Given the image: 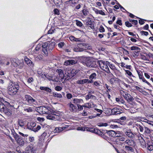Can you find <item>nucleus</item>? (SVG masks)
I'll return each instance as SVG.
<instances>
[{
    "instance_id": "nucleus-60",
    "label": "nucleus",
    "mask_w": 153,
    "mask_h": 153,
    "mask_svg": "<svg viewBox=\"0 0 153 153\" xmlns=\"http://www.w3.org/2000/svg\"><path fill=\"white\" fill-rule=\"evenodd\" d=\"M106 88L108 90L106 91V92H108V91H111V88L110 87L108 86L107 84H105V85Z\"/></svg>"
},
{
    "instance_id": "nucleus-4",
    "label": "nucleus",
    "mask_w": 153,
    "mask_h": 153,
    "mask_svg": "<svg viewBox=\"0 0 153 153\" xmlns=\"http://www.w3.org/2000/svg\"><path fill=\"white\" fill-rule=\"evenodd\" d=\"M8 93L10 95L15 94L18 90L19 86L17 85H14L13 84L9 85L8 87Z\"/></svg>"
},
{
    "instance_id": "nucleus-55",
    "label": "nucleus",
    "mask_w": 153,
    "mask_h": 153,
    "mask_svg": "<svg viewBox=\"0 0 153 153\" xmlns=\"http://www.w3.org/2000/svg\"><path fill=\"white\" fill-rule=\"evenodd\" d=\"M140 33L142 35H144L146 36H147L149 34L148 32L144 31H141Z\"/></svg>"
},
{
    "instance_id": "nucleus-33",
    "label": "nucleus",
    "mask_w": 153,
    "mask_h": 153,
    "mask_svg": "<svg viewBox=\"0 0 153 153\" xmlns=\"http://www.w3.org/2000/svg\"><path fill=\"white\" fill-rule=\"evenodd\" d=\"M152 131H153V130H150L147 127H144V132L146 133L149 134Z\"/></svg>"
},
{
    "instance_id": "nucleus-58",
    "label": "nucleus",
    "mask_w": 153,
    "mask_h": 153,
    "mask_svg": "<svg viewBox=\"0 0 153 153\" xmlns=\"http://www.w3.org/2000/svg\"><path fill=\"white\" fill-rule=\"evenodd\" d=\"M62 89V88L59 86H56L55 88V90L56 91H60Z\"/></svg>"
},
{
    "instance_id": "nucleus-7",
    "label": "nucleus",
    "mask_w": 153,
    "mask_h": 153,
    "mask_svg": "<svg viewBox=\"0 0 153 153\" xmlns=\"http://www.w3.org/2000/svg\"><path fill=\"white\" fill-rule=\"evenodd\" d=\"M48 107L40 106L39 107V110L42 114H49Z\"/></svg>"
},
{
    "instance_id": "nucleus-47",
    "label": "nucleus",
    "mask_w": 153,
    "mask_h": 153,
    "mask_svg": "<svg viewBox=\"0 0 153 153\" xmlns=\"http://www.w3.org/2000/svg\"><path fill=\"white\" fill-rule=\"evenodd\" d=\"M76 25L79 27H81L82 25V24L80 21L76 20Z\"/></svg>"
},
{
    "instance_id": "nucleus-34",
    "label": "nucleus",
    "mask_w": 153,
    "mask_h": 153,
    "mask_svg": "<svg viewBox=\"0 0 153 153\" xmlns=\"http://www.w3.org/2000/svg\"><path fill=\"white\" fill-rule=\"evenodd\" d=\"M122 135V134L120 133V132L119 131L116 132L115 131V134H114V137H119Z\"/></svg>"
},
{
    "instance_id": "nucleus-17",
    "label": "nucleus",
    "mask_w": 153,
    "mask_h": 153,
    "mask_svg": "<svg viewBox=\"0 0 153 153\" xmlns=\"http://www.w3.org/2000/svg\"><path fill=\"white\" fill-rule=\"evenodd\" d=\"M37 104V102L36 100L29 96V105H31L34 106Z\"/></svg>"
},
{
    "instance_id": "nucleus-5",
    "label": "nucleus",
    "mask_w": 153,
    "mask_h": 153,
    "mask_svg": "<svg viewBox=\"0 0 153 153\" xmlns=\"http://www.w3.org/2000/svg\"><path fill=\"white\" fill-rule=\"evenodd\" d=\"M100 68L103 70L105 71L107 73H109L110 71L106 62H103L102 61H100L99 62Z\"/></svg>"
},
{
    "instance_id": "nucleus-1",
    "label": "nucleus",
    "mask_w": 153,
    "mask_h": 153,
    "mask_svg": "<svg viewBox=\"0 0 153 153\" xmlns=\"http://www.w3.org/2000/svg\"><path fill=\"white\" fill-rule=\"evenodd\" d=\"M55 45V42H51L49 45L47 42L43 44L42 46L43 52L45 55L48 56V54L50 53L53 49Z\"/></svg>"
},
{
    "instance_id": "nucleus-43",
    "label": "nucleus",
    "mask_w": 153,
    "mask_h": 153,
    "mask_svg": "<svg viewBox=\"0 0 153 153\" xmlns=\"http://www.w3.org/2000/svg\"><path fill=\"white\" fill-rule=\"evenodd\" d=\"M97 131V134L99 135L100 136H101V137H102L104 138V136L103 134V132H102L101 131L98 129V131Z\"/></svg>"
},
{
    "instance_id": "nucleus-18",
    "label": "nucleus",
    "mask_w": 153,
    "mask_h": 153,
    "mask_svg": "<svg viewBox=\"0 0 153 153\" xmlns=\"http://www.w3.org/2000/svg\"><path fill=\"white\" fill-rule=\"evenodd\" d=\"M81 13H82L84 16H86L89 13V11L88 9L86 7L85 5L84 6L83 9L80 11Z\"/></svg>"
},
{
    "instance_id": "nucleus-16",
    "label": "nucleus",
    "mask_w": 153,
    "mask_h": 153,
    "mask_svg": "<svg viewBox=\"0 0 153 153\" xmlns=\"http://www.w3.org/2000/svg\"><path fill=\"white\" fill-rule=\"evenodd\" d=\"M82 44H78L77 45L75 46L74 48V51L75 52H81L84 51L85 49L80 48Z\"/></svg>"
},
{
    "instance_id": "nucleus-26",
    "label": "nucleus",
    "mask_w": 153,
    "mask_h": 153,
    "mask_svg": "<svg viewBox=\"0 0 153 153\" xmlns=\"http://www.w3.org/2000/svg\"><path fill=\"white\" fill-rule=\"evenodd\" d=\"M105 133H107L108 135L111 137H114V134H115V131L113 130H111L107 131V130H106Z\"/></svg>"
},
{
    "instance_id": "nucleus-12",
    "label": "nucleus",
    "mask_w": 153,
    "mask_h": 153,
    "mask_svg": "<svg viewBox=\"0 0 153 153\" xmlns=\"http://www.w3.org/2000/svg\"><path fill=\"white\" fill-rule=\"evenodd\" d=\"M77 63V61L73 59L67 60L65 62L64 64L65 65H72Z\"/></svg>"
},
{
    "instance_id": "nucleus-25",
    "label": "nucleus",
    "mask_w": 153,
    "mask_h": 153,
    "mask_svg": "<svg viewBox=\"0 0 153 153\" xmlns=\"http://www.w3.org/2000/svg\"><path fill=\"white\" fill-rule=\"evenodd\" d=\"M125 142L128 145L131 146H133L134 144V141L132 140H126Z\"/></svg>"
},
{
    "instance_id": "nucleus-64",
    "label": "nucleus",
    "mask_w": 153,
    "mask_h": 153,
    "mask_svg": "<svg viewBox=\"0 0 153 153\" xmlns=\"http://www.w3.org/2000/svg\"><path fill=\"white\" fill-rule=\"evenodd\" d=\"M116 23L120 26L122 25V21L120 19H118L116 22Z\"/></svg>"
},
{
    "instance_id": "nucleus-39",
    "label": "nucleus",
    "mask_w": 153,
    "mask_h": 153,
    "mask_svg": "<svg viewBox=\"0 0 153 153\" xmlns=\"http://www.w3.org/2000/svg\"><path fill=\"white\" fill-rule=\"evenodd\" d=\"M125 101L123 99H120V102H119V103L120 104H124L125 105L127 108H128V107L127 106V105L126 104H125Z\"/></svg>"
},
{
    "instance_id": "nucleus-51",
    "label": "nucleus",
    "mask_w": 153,
    "mask_h": 153,
    "mask_svg": "<svg viewBox=\"0 0 153 153\" xmlns=\"http://www.w3.org/2000/svg\"><path fill=\"white\" fill-rule=\"evenodd\" d=\"M117 140L119 141H124L125 140V138L124 137L120 136L119 137L117 138Z\"/></svg>"
},
{
    "instance_id": "nucleus-36",
    "label": "nucleus",
    "mask_w": 153,
    "mask_h": 153,
    "mask_svg": "<svg viewBox=\"0 0 153 153\" xmlns=\"http://www.w3.org/2000/svg\"><path fill=\"white\" fill-rule=\"evenodd\" d=\"M137 72L139 79H142V81L143 82L145 80V79L143 77V75L141 74V73H140V72L138 71H137Z\"/></svg>"
},
{
    "instance_id": "nucleus-35",
    "label": "nucleus",
    "mask_w": 153,
    "mask_h": 153,
    "mask_svg": "<svg viewBox=\"0 0 153 153\" xmlns=\"http://www.w3.org/2000/svg\"><path fill=\"white\" fill-rule=\"evenodd\" d=\"M101 82H99L98 81H95L94 83V85L97 87L98 88H99L101 86Z\"/></svg>"
},
{
    "instance_id": "nucleus-63",
    "label": "nucleus",
    "mask_w": 153,
    "mask_h": 153,
    "mask_svg": "<svg viewBox=\"0 0 153 153\" xmlns=\"http://www.w3.org/2000/svg\"><path fill=\"white\" fill-rule=\"evenodd\" d=\"M146 121L145 122L146 123H148L149 125H152L153 126V121H152L149 120H147V119H146Z\"/></svg>"
},
{
    "instance_id": "nucleus-32",
    "label": "nucleus",
    "mask_w": 153,
    "mask_h": 153,
    "mask_svg": "<svg viewBox=\"0 0 153 153\" xmlns=\"http://www.w3.org/2000/svg\"><path fill=\"white\" fill-rule=\"evenodd\" d=\"M43 56L41 55H39L36 56L35 57V59L37 61L42 60H43Z\"/></svg>"
},
{
    "instance_id": "nucleus-27",
    "label": "nucleus",
    "mask_w": 153,
    "mask_h": 153,
    "mask_svg": "<svg viewBox=\"0 0 153 153\" xmlns=\"http://www.w3.org/2000/svg\"><path fill=\"white\" fill-rule=\"evenodd\" d=\"M86 24L87 25H89V27H91V28H92V27H94V26L92 25H93L92 22L90 19L88 20Z\"/></svg>"
},
{
    "instance_id": "nucleus-29",
    "label": "nucleus",
    "mask_w": 153,
    "mask_h": 153,
    "mask_svg": "<svg viewBox=\"0 0 153 153\" xmlns=\"http://www.w3.org/2000/svg\"><path fill=\"white\" fill-rule=\"evenodd\" d=\"M37 74L38 76L39 77H41L42 78L45 80V74L43 73L41 71H37Z\"/></svg>"
},
{
    "instance_id": "nucleus-37",
    "label": "nucleus",
    "mask_w": 153,
    "mask_h": 153,
    "mask_svg": "<svg viewBox=\"0 0 153 153\" xmlns=\"http://www.w3.org/2000/svg\"><path fill=\"white\" fill-rule=\"evenodd\" d=\"M53 96L55 97H57L59 98H61L62 97V96L60 94L53 92Z\"/></svg>"
},
{
    "instance_id": "nucleus-61",
    "label": "nucleus",
    "mask_w": 153,
    "mask_h": 153,
    "mask_svg": "<svg viewBox=\"0 0 153 153\" xmlns=\"http://www.w3.org/2000/svg\"><path fill=\"white\" fill-rule=\"evenodd\" d=\"M13 137L16 139V140H17L18 139H19V135L16 133H14V134H13Z\"/></svg>"
},
{
    "instance_id": "nucleus-52",
    "label": "nucleus",
    "mask_w": 153,
    "mask_h": 153,
    "mask_svg": "<svg viewBox=\"0 0 153 153\" xmlns=\"http://www.w3.org/2000/svg\"><path fill=\"white\" fill-rule=\"evenodd\" d=\"M131 49L132 51L136 50H140V49L137 46H132L131 48Z\"/></svg>"
},
{
    "instance_id": "nucleus-50",
    "label": "nucleus",
    "mask_w": 153,
    "mask_h": 153,
    "mask_svg": "<svg viewBox=\"0 0 153 153\" xmlns=\"http://www.w3.org/2000/svg\"><path fill=\"white\" fill-rule=\"evenodd\" d=\"M19 124L21 127H23L25 124V123L22 120H20L19 121Z\"/></svg>"
},
{
    "instance_id": "nucleus-19",
    "label": "nucleus",
    "mask_w": 153,
    "mask_h": 153,
    "mask_svg": "<svg viewBox=\"0 0 153 153\" xmlns=\"http://www.w3.org/2000/svg\"><path fill=\"white\" fill-rule=\"evenodd\" d=\"M92 10L97 14H100L103 16L105 15V13L102 10H99L97 9L94 8L93 7Z\"/></svg>"
},
{
    "instance_id": "nucleus-46",
    "label": "nucleus",
    "mask_w": 153,
    "mask_h": 153,
    "mask_svg": "<svg viewBox=\"0 0 153 153\" xmlns=\"http://www.w3.org/2000/svg\"><path fill=\"white\" fill-rule=\"evenodd\" d=\"M107 125V123H99L98 124V126L100 127L106 126Z\"/></svg>"
},
{
    "instance_id": "nucleus-57",
    "label": "nucleus",
    "mask_w": 153,
    "mask_h": 153,
    "mask_svg": "<svg viewBox=\"0 0 153 153\" xmlns=\"http://www.w3.org/2000/svg\"><path fill=\"white\" fill-rule=\"evenodd\" d=\"M55 30V29H52V28H51V29L49 30H48V33L49 34H52L54 32Z\"/></svg>"
},
{
    "instance_id": "nucleus-6",
    "label": "nucleus",
    "mask_w": 153,
    "mask_h": 153,
    "mask_svg": "<svg viewBox=\"0 0 153 153\" xmlns=\"http://www.w3.org/2000/svg\"><path fill=\"white\" fill-rule=\"evenodd\" d=\"M36 123L34 122H32L30 123L29 126V130H31V131H33L35 132L37 131L41 128V126H38L36 127Z\"/></svg>"
},
{
    "instance_id": "nucleus-3",
    "label": "nucleus",
    "mask_w": 153,
    "mask_h": 153,
    "mask_svg": "<svg viewBox=\"0 0 153 153\" xmlns=\"http://www.w3.org/2000/svg\"><path fill=\"white\" fill-rule=\"evenodd\" d=\"M82 64L88 67L94 68L97 66L96 62L93 59H86L82 62Z\"/></svg>"
},
{
    "instance_id": "nucleus-15",
    "label": "nucleus",
    "mask_w": 153,
    "mask_h": 153,
    "mask_svg": "<svg viewBox=\"0 0 153 153\" xmlns=\"http://www.w3.org/2000/svg\"><path fill=\"white\" fill-rule=\"evenodd\" d=\"M100 74L98 71H96V73H92L89 76V79L92 81V79H96V76H99Z\"/></svg>"
},
{
    "instance_id": "nucleus-49",
    "label": "nucleus",
    "mask_w": 153,
    "mask_h": 153,
    "mask_svg": "<svg viewBox=\"0 0 153 153\" xmlns=\"http://www.w3.org/2000/svg\"><path fill=\"white\" fill-rule=\"evenodd\" d=\"M147 149L149 151H152L153 150V145L150 144L147 147Z\"/></svg>"
},
{
    "instance_id": "nucleus-8",
    "label": "nucleus",
    "mask_w": 153,
    "mask_h": 153,
    "mask_svg": "<svg viewBox=\"0 0 153 153\" xmlns=\"http://www.w3.org/2000/svg\"><path fill=\"white\" fill-rule=\"evenodd\" d=\"M76 83L78 84H83L84 83H91L92 82L91 80L88 79L79 80L76 81Z\"/></svg>"
},
{
    "instance_id": "nucleus-22",
    "label": "nucleus",
    "mask_w": 153,
    "mask_h": 153,
    "mask_svg": "<svg viewBox=\"0 0 153 153\" xmlns=\"http://www.w3.org/2000/svg\"><path fill=\"white\" fill-rule=\"evenodd\" d=\"M73 102L74 103L78 104L83 102V100L81 99H78L77 98L74 99L73 100Z\"/></svg>"
},
{
    "instance_id": "nucleus-59",
    "label": "nucleus",
    "mask_w": 153,
    "mask_h": 153,
    "mask_svg": "<svg viewBox=\"0 0 153 153\" xmlns=\"http://www.w3.org/2000/svg\"><path fill=\"white\" fill-rule=\"evenodd\" d=\"M77 106L78 108V109H79V111H81L83 109V105H81L79 104H77Z\"/></svg>"
},
{
    "instance_id": "nucleus-31",
    "label": "nucleus",
    "mask_w": 153,
    "mask_h": 153,
    "mask_svg": "<svg viewBox=\"0 0 153 153\" xmlns=\"http://www.w3.org/2000/svg\"><path fill=\"white\" fill-rule=\"evenodd\" d=\"M45 79H47L50 81H52L53 77V76H50L48 74H45Z\"/></svg>"
},
{
    "instance_id": "nucleus-56",
    "label": "nucleus",
    "mask_w": 153,
    "mask_h": 153,
    "mask_svg": "<svg viewBox=\"0 0 153 153\" xmlns=\"http://www.w3.org/2000/svg\"><path fill=\"white\" fill-rule=\"evenodd\" d=\"M99 30L100 32H103L105 31L104 28L102 25H101L99 28Z\"/></svg>"
},
{
    "instance_id": "nucleus-53",
    "label": "nucleus",
    "mask_w": 153,
    "mask_h": 153,
    "mask_svg": "<svg viewBox=\"0 0 153 153\" xmlns=\"http://www.w3.org/2000/svg\"><path fill=\"white\" fill-rule=\"evenodd\" d=\"M120 93L121 95H122L124 97L128 93L125 92L123 90H121L120 91Z\"/></svg>"
},
{
    "instance_id": "nucleus-23",
    "label": "nucleus",
    "mask_w": 153,
    "mask_h": 153,
    "mask_svg": "<svg viewBox=\"0 0 153 153\" xmlns=\"http://www.w3.org/2000/svg\"><path fill=\"white\" fill-rule=\"evenodd\" d=\"M40 89L42 90H44L49 93H50L51 92V89L47 87L41 86L40 87Z\"/></svg>"
},
{
    "instance_id": "nucleus-2",
    "label": "nucleus",
    "mask_w": 153,
    "mask_h": 153,
    "mask_svg": "<svg viewBox=\"0 0 153 153\" xmlns=\"http://www.w3.org/2000/svg\"><path fill=\"white\" fill-rule=\"evenodd\" d=\"M4 102L6 103L5 105L0 101V111L1 113H3L7 115H10L11 114L10 110L8 109L7 106H6V105H10V104L6 101H5Z\"/></svg>"
},
{
    "instance_id": "nucleus-41",
    "label": "nucleus",
    "mask_w": 153,
    "mask_h": 153,
    "mask_svg": "<svg viewBox=\"0 0 153 153\" xmlns=\"http://www.w3.org/2000/svg\"><path fill=\"white\" fill-rule=\"evenodd\" d=\"M94 128H89L88 127H86L85 129L86 131H90L92 132H93L94 130Z\"/></svg>"
},
{
    "instance_id": "nucleus-54",
    "label": "nucleus",
    "mask_w": 153,
    "mask_h": 153,
    "mask_svg": "<svg viewBox=\"0 0 153 153\" xmlns=\"http://www.w3.org/2000/svg\"><path fill=\"white\" fill-rule=\"evenodd\" d=\"M137 126L139 127V128L140 129V131L141 132H143V130H144V128H143V127L142 126H141L140 124H139L138 125V126L137 125Z\"/></svg>"
},
{
    "instance_id": "nucleus-30",
    "label": "nucleus",
    "mask_w": 153,
    "mask_h": 153,
    "mask_svg": "<svg viewBox=\"0 0 153 153\" xmlns=\"http://www.w3.org/2000/svg\"><path fill=\"white\" fill-rule=\"evenodd\" d=\"M47 116H46L47 119L51 120H53L55 119V117L52 114H48Z\"/></svg>"
},
{
    "instance_id": "nucleus-45",
    "label": "nucleus",
    "mask_w": 153,
    "mask_h": 153,
    "mask_svg": "<svg viewBox=\"0 0 153 153\" xmlns=\"http://www.w3.org/2000/svg\"><path fill=\"white\" fill-rule=\"evenodd\" d=\"M125 24L126 26L128 27H130L132 26L131 24L128 21L126 22H125Z\"/></svg>"
},
{
    "instance_id": "nucleus-24",
    "label": "nucleus",
    "mask_w": 153,
    "mask_h": 153,
    "mask_svg": "<svg viewBox=\"0 0 153 153\" xmlns=\"http://www.w3.org/2000/svg\"><path fill=\"white\" fill-rule=\"evenodd\" d=\"M41 47H42V46L40 45H38L35 48V50L33 51L32 52V54H36L37 53V52L39 50Z\"/></svg>"
},
{
    "instance_id": "nucleus-20",
    "label": "nucleus",
    "mask_w": 153,
    "mask_h": 153,
    "mask_svg": "<svg viewBox=\"0 0 153 153\" xmlns=\"http://www.w3.org/2000/svg\"><path fill=\"white\" fill-rule=\"evenodd\" d=\"M68 127V126H66L65 127H62V128H55L53 132L54 133L56 132H59L60 131H62V130H63Z\"/></svg>"
},
{
    "instance_id": "nucleus-62",
    "label": "nucleus",
    "mask_w": 153,
    "mask_h": 153,
    "mask_svg": "<svg viewBox=\"0 0 153 153\" xmlns=\"http://www.w3.org/2000/svg\"><path fill=\"white\" fill-rule=\"evenodd\" d=\"M36 108L34 106V107H29V112L30 111H36Z\"/></svg>"
},
{
    "instance_id": "nucleus-28",
    "label": "nucleus",
    "mask_w": 153,
    "mask_h": 153,
    "mask_svg": "<svg viewBox=\"0 0 153 153\" xmlns=\"http://www.w3.org/2000/svg\"><path fill=\"white\" fill-rule=\"evenodd\" d=\"M125 148L128 152H134V150L132 147L128 146H126Z\"/></svg>"
},
{
    "instance_id": "nucleus-11",
    "label": "nucleus",
    "mask_w": 153,
    "mask_h": 153,
    "mask_svg": "<svg viewBox=\"0 0 153 153\" xmlns=\"http://www.w3.org/2000/svg\"><path fill=\"white\" fill-rule=\"evenodd\" d=\"M67 105L69 107V110L71 112H74L76 109V106L71 102L68 103Z\"/></svg>"
},
{
    "instance_id": "nucleus-38",
    "label": "nucleus",
    "mask_w": 153,
    "mask_h": 153,
    "mask_svg": "<svg viewBox=\"0 0 153 153\" xmlns=\"http://www.w3.org/2000/svg\"><path fill=\"white\" fill-rule=\"evenodd\" d=\"M125 71L126 72V74H127L129 76H132L133 77H134V76L132 75L131 72L129 70H125Z\"/></svg>"
},
{
    "instance_id": "nucleus-9",
    "label": "nucleus",
    "mask_w": 153,
    "mask_h": 153,
    "mask_svg": "<svg viewBox=\"0 0 153 153\" xmlns=\"http://www.w3.org/2000/svg\"><path fill=\"white\" fill-rule=\"evenodd\" d=\"M111 111V113L113 115L120 114L122 113V110L121 109L117 108L112 109Z\"/></svg>"
},
{
    "instance_id": "nucleus-21",
    "label": "nucleus",
    "mask_w": 153,
    "mask_h": 153,
    "mask_svg": "<svg viewBox=\"0 0 153 153\" xmlns=\"http://www.w3.org/2000/svg\"><path fill=\"white\" fill-rule=\"evenodd\" d=\"M66 4H68L70 5L73 7L76 3V2L74 0H69L66 2Z\"/></svg>"
},
{
    "instance_id": "nucleus-44",
    "label": "nucleus",
    "mask_w": 153,
    "mask_h": 153,
    "mask_svg": "<svg viewBox=\"0 0 153 153\" xmlns=\"http://www.w3.org/2000/svg\"><path fill=\"white\" fill-rule=\"evenodd\" d=\"M48 112H49V114H53L54 113H55V111L52 109L50 107H48Z\"/></svg>"
},
{
    "instance_id": "nucleus-42",
    "label": "nucleus",
    "mask_w": 153,
    "mask_h": 153,
    "mask_svg": "<svg viewBox=\"0 0 153 153\" xmlns=\"http://www.w3.org/2000/svg\"><path fill=\"white\" fill-rule=\"evenodd\" d=\"M94 97V96L91 94H88L86 96L85 99L86 100H88L89 99L93 98Z\"/></svg>"
},
{
    "instance_id": "nucleus-40",
    "label": "nucleus",
    "mask_w": 153,
    "mask_h": 153,
    "mask_svg": "<svg viewBox=\"0 0 153 153\" xmlns=\"http://www.w3.org/2000/svg\"><path fill=\"white\" fill-rule=\"evenodd\" d=\"M129 22L132 23V24H134V25H136L137 24V20L129 19Z\"/></svg>"
},
{
    "instance_id": "nucleus-14",
    "label": "nucleus",
    "mask_w": 153,
    "mask_h": 153,
    "mask_svg": "<svg viewBox=\"0 0 153 153\" xmlns=\"http://www.w3.org/2000/svg\"><path fill=\"white\" fill-rule=\"evenodd\" d=\"M124 98L128 102H132L134 100L132 97L128 93L127 94Z\"/></svg>"
},
{
    "instance_id": "nucleus-48",
    "label": "nucleus",
    "mask_w": 153,
    "mask_h": 153,
    "mask_svg": "<svg viewBox=\"0 0 153 153\" xmlns=\"http://www.w3.org/2000/svg\"><path fill=\"white\" fill-rule=\"evenodd\" d=\"M29 68L30 67L31 69L33 70V66L34 65V64L32 62L31 60H29Z\"/></svg>"
},
{
    "instance_id": "nucleus-13",
    "label": "nucleus",
    "mask_w": 153,
    "mask_h": 153,
    "mask_svg": "<svg viewBox=\"0 0 153 153\" xmlns=\"http://www.w3.org/2000/svg\"><path fill=\"white\" fill-rule=\"evenodd\" d=\"M56 72L58 74L57 76L60 78V79L62 80L64 79V75L63 73V71L61 69H58L56 71Z\"/></svg>"
},
{
    "instance_id": "nucleus-10",
    "label": "nucleus",
    "mask_w": 153,
    "mask_h": 153,
    "mask_svg": "<svg viewBox=\"0 0 153 153\" xmlns=\"http://www.w3.org/2000/svg\"><path fill=\"white\" fill-rule=\"evenodd\" d=\"M125 134L129 138H134L135 136L134 134L129 129H128L126 130L125 132Z\"/></svg>"
}]
</instances>
